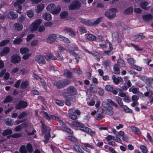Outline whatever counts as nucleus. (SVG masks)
Instances as JSON below:
<instances>
[{
  "mask_svg": "<svg viewBox=\"0 0 153 153\" xmlns=\"http://www.w3.org/2000/svg\"><path fill=\"white\" fill-rule=\"evenodd\" d=\"M72 125L74 127H80V130L87 133L91 136H93L96 133L91 128L84 126L85 125L78 121H73L71 123Z\"/></svg>",
  "mask_w": 153,
  "mask_h": 153,
  "instance_id": "7ed1b4c3",
  "label": "nucleus"
},
{
  "mask_svg": "<svg viewBox=\"0 0 153 153\" xmlns=\"http://www.w3.org/2000/svg\"><path fill=\"white\" fill-rule=\"evenodd\" d=\"M12 133V131L11 129H7L4 131L2 134L3 136H6L8 135L11 134Z\"/></svg>",
  "mask_w": 153,
  "mask_h": 153,
  "instance_id": "c9c22d12",
  "label": "nucleus"
},
{
  "mask_svg": "<svg viewBox=\"0 0 153 153\" xmlns=\"http://www.w3.org/2000/svg\"><path fill=\"white\" fill-rule=\"evenodd\" d=\"M81 7L80 2L78 0H74L68 6V8L70 10H74L79 9Z\"/></svg>",
  "mask_w": 153,
  "mask_h": 153,
  "instance_id": "0eeeda50",
  "label": "nucleus"
},
{
  "mask_svg": "<svg viewBox=\"0 0 153 153\" xmlns=\"http://www.w3.org/2000/svg\"><path fill=\"white\" fill-rule=\"evenodd\" d=\"M148 4V2L147 1H142L140 3V7L143 9L145 10H147V6Z\"/></svg>",
  "mask_w": 153,
  "mask_h": 153,
  "instance_id": "473e14b6",
  "label": "nucleus"
},
{
  "mask_svg": "<svg viewBox=\"0 0 153 153\" xmlns=\"http://www.w3.org/2000/svg\"><path fill=\"white\" fill-rule=\"evenodd\" d=\"M131 129L134 132L137 134L140 135L141 134V132L140 129L136 127L132 126Z\"/></svg>",
  "mask_w": 153,
  "mask_h": 153,
  "instance_id": "4c0bfd02",
  "label": "nucleus"
},
{
  "mask_svg": "<svg viewBox=\"0 0 153 153\" xmlns=\"http://www.w3.org/2000/svg\"><path fill=\"white\" fill-rule=\"evenodd\" d=\"M59 36L58 38H59V40L61 41H62L65 42L70 43L71 42L70 40L68 38L64 37V36L59 35Z\"/></svg>",
  "mask_w": 153,
  "mask_h": 153,
  "instance_id": "c85d7f7f",
  "label": "nucleus"
},
{
  "mask_svg": "<svg viewBox=\"0 0 153 153\" xmlns=\"http://www.w3.org/2000/svg\"><path fill=\"white\" fill-rule=\"evenodd\" d=\"M107 102H103L102 105L104 107L108 109L113 110V108L112 106H110L111 105L112 106H114L115 108L118 107L117 105L111 100L109 99L107 100Z\"/></svg>",
  "mask_w": 153,
  "mask_h": 153,
  "instance_id": "6e6552de",
  "label": "nucleus"
},
{
  "mask_svg": "<svg viewBox=\"0 0 153 153\" xmlns=\"http://www.w3.org/2000/svg\"><path fill=\"white\" fill-rule=\"evenodd\" d=\"M103 19L102 17H100L98 18L97 20H95L94 22H92L93 26H95L98 25L101 21V20Z\"/></svg>",
  "mask_w": 153,
  "mask_h": 153,
  "instance_id": "79ce46f5",
  "label": "nucleus"
},
{
  "mask_svg": "<svg viewBox=\"0 0 153 153\" xmlns=\"http://www.w3.org/2000/svg\"><path fill=\"white\" fill-rule=\"evenodd\" d=\"M133 12V7L131 6H130L123 11V13L124 14L126 15H130Z\"/></svg>",
  "mask_w": 153,
  "mask_h": 153,
  "instance_id": "412c9836",
  "label": "nucleus"
},
{
  "mask_svg": "<svg viewBox=\"0 0 153 153\" xmlns=\"http://www.w3.org/2000/svg\"><path fill=\"white\" fill-rule=\"evenodd\" d=\"M70 83L69 80L65 79L58 81L55 80L54 81L53 84L57 88L60 89L68 85Z\"/></svg>",
  "mask_w": 153,
  "mask_h": 153,
  "instance_id": "20e7f679",
  "label": "nucleus"
},
{
  "mask_svg": "<svg viewBox=\"0 0 153 153\" xmlns=\"http://www.w3.org/2000/svg\"><path fill=\"white\" fill-rule=\"evenodd\" d=\"M27 115V113L26 111H23L18 116V118L19 119H21Z\"/></svg>",
  "mask_w": 153,
  "mask_h": 153,
  "instance_id": "6e6d98bb",
  "label": "nucleus"
},
{
  "mask_svg": "<svg viewBox=\"0 0 153 153\" xmlns=\"http://www.w3.org/2000/svg\"><path fill=\"white\" fill-rule=\"evenodd\" d=\"M45 7V4H41L37 6L36 9L37 13H39L43 10Z\"/></svg>",
  "mask_w": 153,
  "mask_h": 153,
  "instance_id": "f704fd0d",
  "label": "nucleus"
},
{
  "mask_svg": "<svg viewBox=\"0 0 153 153\" xmlns=\"http://www.w3.org/2000/svg\"><path fill=\"white\" fill-rule=\"evenodd\" d=\"M27 150L28 152L31 153L33 151V148L32 145L30 143H28L26 145Z\"/></svg>",
  "mask_w": 153,
  "mask_h": 153,
  "instance_id": "de8ad7c7",
  "label": "nucleus"
},
{
  "mask_svg": "<svg viewBox=\"0 0 153 153\" xmlns=\"http://www.w3.org/2000/svg\"><path fill=\"white\" fill-rule=\"evenodd\" d=\"M56 56L57 57V59L58 60L61 61L63 60V58L62 54L60 53L59 51H57L56 54Z\"/></svg>",
  "mask_w": 153,
  "mask_h": 153,
  "instance_id": "052dcab7",
  "label": "nucleus"
},
{
  "mask_svg": "<svg viewBox=\"0 0 153 153\" xmlns=\"http://www.w3.org/2000/svg\"><path fill=\"white\" fill-rule=\"evenodd\" d=\"M22 39L20 38H16L13 41V43L14 44L17 45L20 44L22 41Z\"/></svg>",
  "mask_w": 153,
  "mask_h": 153,
  "instance_id": "37998d69",
  "label": "nucleus"
},
{
  "mask_svg": "<svg viewBox=\"0 0 153 153\" xmlns=\"http://www.w3.org/2000/svg\"><path fill=\"white\" fill-rule=\"evenodd\" d=\"M56 8V5L53 3L50 4L46 7V9L48 11H50L51 13Z\"/></svg>",
  "mask_w": 153,
  "mask_h": 153,
  "instance_id": "bb28decb",
  "label": "nucleus"
},
{
  "mask_svg": "<svg viewBox=\"0 0 153 153\" xmlns=\"http://www.w3.org/2000/svg\"><path fill=\"white\" fill-rule=\"evenodd\" d=\"M63 74L66 77L71 78L73 77L72 72L69 70L65 69L64 70Z\"/></svg>",
  "mask_w": 153,
  "mask_h": 153,
  "instance_id": "4be33fe9",
  "label": "nucleus"
},
{
  "mask_svg": "<svg viewBox=\"0 0 153 153\" xmlns=\"http://www.w3.org/2000/svg\"><path fill=\"white\" fill-rule=\"evenodd\" d=\"M25 1V0H17L14 3V5L15 6H17L19 4H23Z\"/></svg>",
  "mask_w": 153,
  "mask_h": 153,
  "instance_id": "e2e57ef3",
  "label": "nucleus"
},
{
  "mask_svg": "<svg viewBox=\"0 0 153 153\" xmlns=\"http://www.w3.org/2000/svg\"><path fill=\"white\" fill-rule=\"evenodd\" d=\"M140 149L142 150L143 153H147V149L145 145H142L140 146Z\"/></svg>",
  "mask_w": 153,
  "mask_h": 153,
  "instance_id": "4d7b16f0",
  "label": "nucleus"
},
{
  "mask_svg": "<svg viewBox=\"0 0 153 153\" xmlns=\"http://www.w3.org/2000/svg\"><path fill=\"white\" fill-rule=\"evenodd\" d=\"M110 62L109 60H107L105 62L103 65L105 68L108 70L109 68Z\"/></svg>",
  "mask_w": 153,
  "mask_h": 153,
  "instance_id": "13d9d810",
  "label": "nucleus"
},
{
  "mask_svg": "<svg viewBox=\"0 0 153 153\" xmlns=\"http://www.w3.org/2000/svg\"><path fill=\"white\" fill-rule=\"evenodd\" d=\"M131 45L137 51H141L142 50V49L141 48H140L139 47V46L135 45L132 43H131Z\"/></svg>",
  "mask_w": 153,
  "mask_h": 153,
  "instance_id": "338daca9",
  "label": "nucleus"
},
{
  "mask_svg": "<svg viewBox=\"0 0 153 153\" xmlns=\"http://www.w3.org/2000/svg\"><path fill=\"white\" fill-rule=\"evenodd\" d=\"M45 58L48 61L50 60H55L57 59V58L53 56L51 53H49L45 56Z\"/></svg>",
  "mask_w": 153,
  "mask_h": 153,
  "instance_id": "a878e982",
  "label": "nucleus"
},
{
  "mask_svg": "<svg viewBox=\"0 0 153 153\" xmlns=\"http://www.w3.org/2000/svg\"><path fill=\"white\" fill-rule=\"evenodd\" d=\"M145 37V36L142 33H140L137 34L134 36V40L135 41H138L141 39H144Z\"/></svg>",
  "mask_w": 153,
  "mask_h": 153,
  "instance_id": "6ab92c4d",
  "label": "nucleus"
},
{
  "mask_svg": "<svg viewBox=\"0 0 153 153\" xmlns=\"http://www.w3.org/2000/svg\"><path fill=\"white\" fill-rule=\"evenodd\" d=\"M77 48V47L76 45H72V46H68V52L71 55L74 56L75 53V50Z\"/></svg>",
  "mask_w": 153,
  "mask_h": 153,
  "instance_id": "4468645a",
  "label": "nucleus"
},
{
  "mask_svg": "<svg viewBox=\"0 0 153 153\" xmlns=\"http://www.w3.org/2000/svg\"><path fill=\"white\" fill-rule=\"evenodd\" d=\"M19 151L20 153H27V151L26 149L25 146V145H22L21 146Z\"/></svg>",
  "mask_w": 153,
  "mask_h": 153,
  "instance_id": "3c124183",
  "label": "nucleus"
},
{
  "mask_svg": "<svg viewBox=\"0 0 153 153\" xmlns=\"http://www.w3.org/2000/svg\"><path fill=\"white\" fill-rule=\"evenodd\" d=\"M61 8L60 7H59L58 8L54 9V10H53L51 13L53 14H57L59 13L60 11Z\"/></svg>",
  "mask_w": 153,
  "mask_h": 153,
  "instance_id": "864d4df0",
  "label": "nucleus"
},
{
  "mask_svg": "<svg viewBox=\"0 0 153 153\" xmlns=\"http://www.w3.org/2000/svg\"><path fill=\"white\" fill-rule=\"evenodd\" d=\"M55 102L57 105L59 106H63L64 105V102L59 100H55Z\"/></svg>",
  "mask_w": 153,
  "mask_h": 153,
  "instance_id": "0e129e2a",
  "label": "nucleus"
},
{
  "mask_svg": "<svg viewBox=\"0 0 153 153\" xmlns=\"http://www.w3.org/2000/svg\"><path fill=\"white\" fill-rule=\"evenodd\" d=\"M114 73L116 74H118L120 73V68L117 64H115L114 66Z\"/></svg>",
  "mask_w": 153,
  "mask_h": 153,
  "instance_id": "ea45409f",
  "label": "nucleus"
},
{
  "mask_svg": "<svg viewBox=\"0 0 153 153\" xmlns=\"http://www.w3.org/2000/svg\"><path fill=\"white\" fill-rule=\"evenodd\" d=\"M67 91V92H64L62 93V96L65 97H67L69 95H76L77 93L76 89L72 86L68 88Z\"/></svg>",
  "mask_w": 153,
  "mask_h": 153,
  "instance_id": "39448f33",
  "label": "nucleus"
},
{
  "mask_svg": "<svg viewBox=\"0 0 153 153\" xmlns=\"http://www.w3.org/2000/svg\"><path fill=\"white\" fill-rule=\"evenodd\" d=\"M42 18L45 20L49 21L52 19L51 15L48 13H45L42 15Z\"/></svg>",
  "mask_w": 153,
  "mask_h": 153,
  "instance_id": "cd10ccee",
  "label": "nucleus"
},
{
  "mask_svg": "<svg viewBox=\"0 0 153 153\" xmlns=\"http://www.w3.org/2000/svg\"><path fill=\"white\" fill-rule=\"evenodd\" d=\"M40 123L41 124V131L42 134L44 135L45 140L44 141L46 143H47L48 142L49 139L51 137L50 132L51 129L50 127L47 126L43 121L41 120L40 121Z\"/></svg>",
  "mask_w": 153,
  "mask_h": 153,
  "instance_id": "f03ea898",
  "label": "nucleus"
},
{
  "mask_svg": "<svg viewBox=\"0 0 153 153\" xmlns=\"http://www.w3.org/2000/svg\"><path fill=\"white\" fill-rule=\"evenodd\" d=\"M142 17L145 21H149L153 19V16L151 14H148L143 15Z\"/></svg>",
  "mask_w": 153,
  "mask_h": 153,
  "instance_id": "393cba45",
  "label": "nucleus"
},
{
  "mask_svg": "<svg viewBox=\"0 0 153 153\" xmlns=\"http://www.w3.org/2000/svg\"><path fill=\"white\" fill-rule=\"evenodd\" d=\"M118 10L115 8H111L109 11H106L105 13V16L110 19H113L116 16V13L118 12Z\"/></svg>",
  "mask_w": 153,
  "mask_h": 153,
  "instance_id": "423d86ee",
  "label": "nucleus"
},
{
  "mask_svg": "<svg viewBox=\"0 0 153 153\" xmlns=\"http://www.w3.org/2000/svg\"><path fill=\"white\" fill-rule=\"evenodd\" d=\"M123 107L124 111L126 113H130L131 114L133 113V111L131 109L129 108L126 105H124Z\"/></svg>",
  "mask_w": 153,
  "mask_h": 153,
  "instance_id": "58836bf2",
  "label": "nucleus"
},
{
  "mask_svg": "<svg viewBox=\"0 0 153 153\" xmlns=\"http://www.w3.org/2000/svg\"><path fill=\"white\" fill-rule=\"evenodd\" d=\"M36 61L39 64H45L46 61L44 57L41 55H37L35 57Z\"/></svg>",
  "mask_w": 153,
  "mask_h": 153,
  "instance_id": "ddd939ff",
  "label": "nucleus"
},
{
  "mask_svg": "<svg viewBox=\"0 0 153 153\" xmlns=\"http://www.w3.org/2000/svg\"><path fill=\"white\" fill-rule=\"evenodd\" d=\"M29 49L27 47L21 48L20 49V52L22 54L26 53L29 52Z\"/></svg>",
  "mask_w": 153,
  "mask_h": 153,
  "instance_id": "e433bc0d",
  "label": "nucleus"
},
{
  "mask_svg": "<svg viewBox=\"0 0 153 153\" xmlns=\"http://www.w3.org/2000/svg\"><path fill=\"white\" fill-rule=\"evenodd\" d=\"M10 49L8 47H4L0 53V55L3 56L8 54L10 52Z\"/></svg>",
  "mask_w": 153,
  "mask_h": 153,
  "instance_id": "a211bd4d",
  "label": "nucleus"
},
{
  "mask_svg": "<svg viewBox=\"0 0 153 153\" xmlns=\"http://www.w3.org/2000/svg\"><path fill=\"white\" fill-rule=\"evenodd\" d=\"M28 106L27 102L22 100H20L16 105L15 108L16 110H19L22 108H25Z\"/></svg>",
  "mask_w": 153,
  "mask_h": 153,
  "instance_id": "9d476101",
  "label": "nucleus"
},
{
  "mask_svg": "<svg viewBox=\"0 0 153 153\" xmlns=\"http://www.w3.org/2000/svg\"><path fill=\"white\" fill-rule=\"evenodd\" d=\"M66 138V139L70 141L74 142H76L77 140V139L76 138L73 136H68Z\"/></svg>",
  "mask_w": 153,
  "mask_h": 153,
  "instance_id": "a18cd8bd",
  "label": "nucleus"
},
{
  "mask_svg": "<svg viewBox=\"0 0 153 153\" xmlns=\"http://www.w3.org/2000/svg\"><path fill=\"white\" fill-rule=\"evenodd\" d=\"M85 38L90 41H95L97 40V37L91 33H87L85 35Z\"/></svg>",
  "mask_w": 153,
  "mask_h": 153,
  "instance_id": "f3484780",
  "label": "nucleus"
},
{
  "mask_svg": "<svg viewBox=\"0 0 153 153\" xmlns=\"http://www.w3.org/2000/svg\"><path fill=\"white\" fill-rule=\"evenodd\" d=\"M18 16L17 13L12 11L9 12L7 15V18L10 19H14L17 18Z\"/></svg>",
  "mask_w": 153,
  "mask_h": 153,
  "instance_id": "2eb2a0df",
  "label": "nucleus"
},
{
  "mask_svg": "<svg viewBox=\"0 0 153 153\" xmlns=\"http://www.w3.org/2000/svg\"><path fill=\"white\" fill-rule=\"evenodd\" d=\"M113 86L110 85H107L105 87L106 90L107 91H109L111 92L113 89Z\"/></svg>",
  "mask_w": 153,
  "mask_h": 153,
  "instance_id": "603ef678",
  "label": "nucleus"
},
{
  "mask_svg": "<svg viewBox=\"0 0 153 153\" xmlns=\"http://www.w3.org/2000/svg\"><path fill=\"white\" fill-rule=\"evenodd\" d=\"M29 85V82L28 81L25 80L22 82L20 87L22 89H25Z\"/></svg>",
  "mask_w": 153,
  "mask_h": 153,
  "instance_id": "7c9ffc66",
  "label": "nucleus"
},
{
  "mask_svg": "<svg viewBox=\"0 0 153 153\" xmlns=\"http://www.w3.org/2000/svg\"><path fill=\"white\" fill-rule=\"evenodd\" d=\"M22 134L21 133H15L10 135V137L13 138H19L22 136Z\"/></svg>",
  "mask_w": 153,
  "mask_h": 153,
  "instance_id": "680f3d73",
  "label": "nucleus"
},
{
  "mask_svg": "<svg viewBox=\"0 0 153 153\" xmlns=\"http://www.w3.org/2000/svg\"><path fill=\"white\" fill-rule=\"evenodd\" d=\"M32 53H27L25 54L22 57V58L24 60L27 59L29 58L31 56Z\"/></svg>",
  "mask_w": 153,
  "mask_h": 153,
  "instance_id": "5fc2aeb1",
  "label": "nucleus"
},
{
  "mask_svg": "<svg viewBox=\"0 0 153 153\" xmlns=\"http://www.w3.org/2000/svg\"><path fill=\"white\" fill-rule=\"evenodd\" d=\"M118 65L120 67H125L126 66V64L124 61L121 59H119L117 61Z\"/></svg>",
  "mask_w": 153,
  "mask_h": 153,
  "instance_id": "2f4dec72",
  "label": "nucleus"
},
{
  "mask_svg": "<svg viewBox=\"0 0 153 153\" xmlns=\"http://www.w3.org/2000/svg\"><path fill=\"white\" fill-rule=\"evenodd\" d=\"M112 79L113 82L116 85L118 84L120 82L123 81V79L121 77H118V78H117L114 75H113L112 76Z\"/></svg>",
  "mask_w": 153,
  "mask_h": 153,
  "instance_id": "aec40b11",
  "label": "nucleus"
},
{
  "mask_svg": "<svg viewBox=\"0 0 153 153\" xmlns=\"http://www.w3.org/2000/svg\"><path fill=\"white\" fill-rule=\"evenodd\" d=\"M13 100V98L10 96L8 95L7 96L3 102L4 103L12 101Z\"/></svg>",
  "mask_w": 153,
  "mask_h": 153,
  "instance_id": "c03bdc74",
  "label": "nucleus"
},
{
  "mask_svg": "<svg viewBox=\"0 0 153 153\" xmlns=\"http://www.w3.org/2000/svg\"><path fill=\"white\" fill-rule=\"evenodd\" d=\"M68 117L69 118L73 120H75L77 119V116L74 113L70 114H69Z\"/></svg>",
  "mask_w": 153,
  "mask_h": 153,
  "instance_id": "bf43d9fd",
  "label": "nucleus"
},
{
  "mask_svg": "<svg viewBox=\"0 0 153 153\" xmlns=\"http://www.w3.org/2000/svg\"><path fill=\"white\" fill-rule=\"evenodd\" d=\"M92 55L94 57L95 59H96L98 62L100 61V57L99 55V53L97 52L93 53Z\"/></svg>",
  "mask_w": 153,
  "mask_h": 153,
  "instance_id": "a19ab883",
  "label": "nucleus"
},
{
  "mask_svg": "<svg viewBox=\"0 0 153 153\" xmlns=\"http://www.w3.org/2000/svg\"><path fill=\"white\" fill-rule=\"evenodd\" d=\"M42 20L40 19H38L35 20L31 25L30 29L32 31H35L37 30L39 27V25L42 23Z\"/></svg>",
  "mask_w": 153,
  "mask_h": 153,
  "instance_id": "1a4fd4ad",
  "label": "nucleus"
},
{
  "mask_svg": "<svg viewBox=\"0 0 153 153\" xmlns=\"http://www.w3.org/2000/svg\"><path fill=\"white\" fill-rule=\"evenodd\" d=\"M153 81V78L147 77L144 83L146 85H149L151 83V82Z\"/></svg>",
  "mask_w": 153,
  "mask_h": 153,
  "instance_id": "09e8293b",
  "label": "nucleus"
},
{
  "mask_svg": "<svg viewBox=\"0 0 153 153\" xmlns=\"http://www.w3.org/2000/svg\"><path fill=\"white\" fill-rule=\"evenodd\" d=\"M64 30L71 37L75 36L76 35V31L71 28L65 27L64 28Z\"/></svg>",
  "mask_w": 153,
  "mask_h": 153,
  "instance_id": "f8f14e48",
  "label": "nucleus"
},
{
  "mask_svg": "<svg viewBox=\"0 0 153 153\" xmlns=\"http://www.w3.org/2000/svg\"><path fill=\"white\" fill-rule=\"evenodd\" d=\"M68 12L66 11H64L61 12L60 17L61 19H65L68 17Z\"/></svg>",
  "mask_w": 153,
  "mask_h": 153,
  "instance_id": "c756f323",
  "label": "nucleus"
},
{
  "mask_svg": "<svg viewBox=\"0 0 153 153\" xmlns=\"http://www.w3.org/2000/svg\"><path fill=\"white\" fill-rule=\"evenodd\" d=\"M12 120L10 118L7 119L5 121V123L7 126H10L13 125Z\"/></svg>",
  "mask_w": 153,
  "mask_h": 153,
  "instance_id": "49530a36",
  "label": "nucleus"
},
{
  "mask_svg": "<svg viewBox=\"0 0 153 153\" xmlns=\"http://www.w3.org/2000/svg\"><path fill=\"white\" fill-rule=\"evenodd\" d=\"M80 22L83 24L87 26H93L92 22L90 20H86L85 19H80Z\"/></svg>",
  "mask_w": 153,
  "mask_h": 153,
  "instance_id": "b1692460",
  "label": "nucleus"
},
{
  "mask_svg": "<svg viewBox=\"0 0 153 153\" xmlns=\"http://www.w3.org/2000/svg\"><path fill=\"white\" fill-rule=\"evenodd\" d=\"M73 95H69L68 96V98L70 100L73 102H75L76 101V98L74 96H73Z\"/></svg>",
  "mask_w": 153,
  "mask_h": 153,
  "instance_id": "774afa93",
  "label": "nucleus"
},
{
  "mask_svg": "<svg viewBox=\"0 0 153 153\" xmlns=\"http://www.w3.org/2000/svg\"><path fill=\"white\" fill-rule=\"evenodd\" d=\"M21 59L20 56L16 54H14L11 56L10 61L13 63L16 64L19 63Z\"/></svg>",
  "mask_w": 153,
  "mask_h": 153,
  "instance_id": "9b49d317",
  "label": "nucleus"
},
{
  "mask_svg": "<svg viewBox=\"0 0 153 153\" xmlns=\"http://www.w3.org/2000/svg\"><path fill=\"white\" fill-rule=\"evenodd\" d=\"M10 42V40L9 39H5L2 40L0 42V46L2 47L5 46L6 44Z\"/></svg>",
  "mask_w": 153,
  "mask_h": 153,
  "instance_id": "8fccbe9b",
  "label": "nucleus"
},
{
  "mask_svg": "<svg viewBox=\"0 0 153 153\" xmlns=\"http://www.w3.org/2000/svg\"><path fill=\"white\" fill-rule=\"evenodd\" d=\"M15 30H17L18 31H21L23 28V26L22 24L19 23H16L14 25Z\"/></svg>",
  "mask_w": 153,
  "mask_h": 153,
  "instance_id": "5701e85b",
  "label": "nucleus"
},
{
  "mask_svg": "<svg viewBox=\"0 0 153 153\" xmlns=\"http://www.w3.org/2000/svg\"><path fill=\"white\" fill-rule=\"evenodd\" d=\"M42 112L43 113L42 116L44 118L48 121L53 120L59 122L63 130L71 134H73V131L71 128L67 127L66 124L63 122L60 117L53 115L48 114L45 111H43Z\"/></svg>",
  "mask_w": 153,
  "mask_h": 153,
  "instance_id": "f257e3e1",
  "label": "nucleus"
},
{
  "mask_svg": "<svg viewBox=\"0 0 153 153\" xmlns=\"http://www.w3.org/2000/svg\"><path fill=\"white\" fill-rule=\"evenodd\" d=\"M57 38V36L55 34L50 35L47 38V42L49 43H51L55 41Z\"/></svg>",
  "mask_w": 153,
  "mask_h": 153,
  "instance_id": "dca6fc26",
  "label": "nucleus"
},
{
  "mask_svg": "<svg viewBox=\"0 0 153 153\" xmlns=\"http://www.w3.org/2000/svg\"><path fill=\"white\" fill-rule=\"evenodd\" d=\"M116 99L119 105L121 107H123L124 105L122 98L120 97H117Z\"/></svg>",
  "mask_w": 153,
  "mask_h": 153,
  "instance_id": "72a5a7b5",
  "label": "nucleus"
},
{
  "mask_svg": "<svg viewBox=\"0 0 153 153\" xmlns=\"http://www.w3.org/2000/svg\"><path fill=\"white\" fill-rule=\"evenodd\" d=\"M109 47L110 48L109 50L104 51V53L107 54H108V53L111 52V51H112L113 49L112 45L111 43H109Z\"/></svg>",
  "mask_w": 153,
  "mask_h": 153,
  "instance_id": "69168bd1",
  "label": "nucleus"
}]
</instances>
